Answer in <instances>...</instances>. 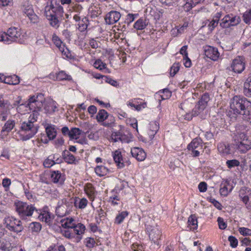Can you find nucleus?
<instances>
[{"label":"nucleus","instance_id":"obj_27","mask_svg":"<svg viewBox=\"0 0 251 251\" xmlns=\"http://www.w3.org/2000/svg\"><path fill=\"white\" fill-rule=\"evenodd\" d=\"M90 15L92 18H95L100 16L101 13V10L99 5H93L89 8Z\"/></svg>","mask_w":251,"mask_h":251},{"label":"nucleus","instance_id":"obj_49","mask_svg":"<svg viewBox=\"0 0 251 251\" xmlns=\"http://www.w3.org/2000/svg\"><path fill=\"white\" fill-rule=\"evenodd\" d=\"M87 200L83 198L80 200L78 203L75 202V206L78 207L80 209H83L87 206Z\"/></svg>","mask_w":251,"mask_h":251},{"label":"nucleus","instance_id":"obj_18","mask_svg":"<svg viewBox=\"0 0 251 251\" xmlns=\"http://www.w3.org/2000/svg\"><path fill=\"white\" fill-rule=\"evenodd\" d=\"M113 157L117 166L120 168H123L125 166V163H127L128 165L129 164L128 162L124 161L121 152L119 150H116L113 152Z\"/></svg>","mask_w":251,"mask_h":251},{"label":"nucleus","instance_id":"obj_14","mask_svg":"<svg viewBox=\"0 0 251 251\" xmlns=\"http://www.w3.org/2000/svg\"><path fill=\"white\" fill-rule=\"evenodd\" d=\"M121 17V15L120 12L116 11H111L106 15L104 19L107 24L113 25L117 23Z\"/></svg>","mask_w":251,"mask_h":251},{"label":"nucleus","instance_id":"obj_58","mask_svg":"<svg viewBox=\"0 0 251 251\" xmlns=\"http://www.w3.org/2000/svg\"><path fill=\"white\" fill-rule=\"evenodd\" d=\"M44 166L46 168H50L54 164H55V161L53 160L52 158H47L44 162Z\"/></svg>","mask_w":251,"mask_h":251},{"label":"nucleus","instance_id":"obj_54","mask_svg":"<svg viewBox=\"0 0 251 251\" xmlns=\"http://www.w3.org/2000/svg\"><path fill=\"white\" fill-rule=\"evenodd\" d=\"M36 100L38 104V108H40L44 100V95L42 94H38L36 96Z\"/></svg>","mask_w":251,"mask_h":251},{"label":"nucleus","instance_id":"obj_4","mask_svg":"<svg viewBox=\"0 0 251 251\" xmlns=\"http://www.w3.org/2000/svg\"><path fill=\"white\" fill-rule=\"evenodd\" d=\"M15 210L22 219L31 216L34 213H39L38 210L31 204H28L21 201L15 202Z\"/></svg>","mask_w":251,"mask_h":251},{"label":"nucleus","instance_id":"obj_62","mask_svg":"<svg viewBox=\"0 0 251 251\" xmlns=\"http://www.w3.org/2000/svg\"><path fill=\"white\" fill-rule=\"evenodd\" d=\"M23 11L27 17H29L34 12L32 7L31 6H28L24 8Z\"/></svg>","mask_w":251,"mask_h":251},{"label":"nucleus","instance_id":"obj_25","mask_svg":"<svg viewBox=\"0 0 251 251\" xmlns=\"http://www.w3.org/2000/svg\"><path fill=\"white\" fill-rule=\"evenodd\" d=\"M218 150L219 152L224 155H227L231 153L229 145L224 143H221L218 145Z\"/></svg>","mask_w":251,"mask_h":251},{"label":"nucleus","instance_id":"obj_17","mask_svg":"<svg viewBox=\"0 0 251 251\" xmlns=\"http://www.w3.org/2000/svg\"><path fill=\"white\" fill-rule=\"evenodd\" d=\"M131 154L133 157H135L138 161H144L146 158V153L144 151L140 148L134 147L131 149Z\"/></svg>","mask_w":251,"mask_h":251},{"label":"nucleus","instance_id":"obj_8","mask_svg":"<svg viewBox=\"0 0 251 251\" xmlns=\"http://www.w3.org/2000/svg\"><path fill=\"white\" fill-rule=\"evenodd\" d=\"M240 22L239 17L233 15H226L222 20L220 25L223 28H228L230 26L236 25Z\"/></svg>","mask_w":251,"mask_h":251},{"label":"nucleus","instance_id":"obj_35","mask_svg":"<svg viewBox=\"0 0 251 251\" xmlns=\"http://www.w3.org/2000/svg\"><path fill=\"white\" fill-rule=\"evenodd\" d=\"M108 117V113L104 109L100 110L97 115L98 122H103Z\"/></svg>","mask_w":251,"mask_h":251},{"label":"nucleus","instance_id":"obj_38","mask_svg":"<svg viewBox=\"0 0 251 251\" xmlns=\"http://www.w3.org/2000/svg\"><path fill=\"white\" fill-rule=\"evenodd\" d=\"M85 191L87 195L91 198L94 199L95 193V190L94 188L92 186L91 184H88L85 187Z\"/></svg>","mask_w":251,"mask_h":251},{"label":"nucleus","instance_id":"obj_36","mask_svg":"<svg viewBox=\"0 0 251 251\" xmlns=\"http://www.w3.org/2000/svg\"><path fill=\"white\" fill-rule=\"evenodd\" d=\"M128 214V213L127 211L121 212L116 216L115 219V223L118 225L121 224Z\"/></svg>","mask_w":251,"mask_h":251},{"label":"nucleus","instance_id":"obj_16","mask_svg":"<svg viewBox=\"0 0 251 251\" xmlns=\"http://www.w3.org/2000/svg\"><path fill=\"white\" fill-rule=\"evenodd\" d=\"M239 196L242 201L247 204L251 199V190L246 187H242L239 191Z\"/></svg>","mask_w":251,"mask_h":251},{"label":"nucleus","instance_id":"obj_34","mask_svg":"<svg viewBox=\"0 0 251 251\" xmlns=\"http://www.w3.org/2000/svg\"><path fill=\"white\" fill-rule=\"evenodd\" d=\"M95 171L97 175L102 176L106 175L108 172V169L104 166H98L95 169Z\"/></svg>","mask_w":251,"mask_h":251},{"label":"nucleus","instance_id":"obj_52","mask_svg":"<svg viewBox=\"0 0 251 251\" xmlns=\"http://www.w3.org/2000/svg\"><path fill=\"white\" fill-rule=\"evenodd\" d=\"M36 96L33 95L31 96L29 99H28V102L26 104V106H28L30 108H31V106L33 107V103H35V104L38 107V104L36 100Z\"/></svg>","mask_w":251,"mask_h":251},{"label":"nucleus","instance_id":"obj_29","mask_svg":"<svg viewBox=\"0 0 251 251\" xmlns=\"http://www.w3.org/2000/svg\"><path fill=\"white\" fill-rule=\"evenodd\" d=\"M51 178L54 183H58L62 184L64 182V178L58 171H54L52 173Z\"/></svg>","mask_w":251,"mask_h":251},{"label":"nucleus","instance_id":"obj_5","mask_svg":"<svg viewBox=\"0 0 251 251\" xmlns=\"http://www.w3.org/2000/svg\"><path fill=\"white\" fill-rule=\"evenodd\" d=\"M209 100V96L207 93L203 94L193 108L192 116L194 117L199 116L201 119H204L206 115V112L204 110Z\"/></svg>","mask_w":251,"mask_h":251},{"label":"nucleus","instance_id":"obj_55","mask_svg":"<svg viewBox=\"0 0 251 251\" xmlns=\"http://www.w3.org/2000/svg\"><path fill=\"white\" fill-rule=\"evenodd\" d=\"M136 15L133 14H128L126 15L125 19V23L129 25L132 23L135 18Z\"/></svg>","mask_w":251,"mask_h":251},{"label":"nucleus","instance_id":"obj_41","mask_svg":"<svg viewBox=\"0 0 251 251\" xmlns=\"http://www.w3.org/2000/svg\"><path fill=\"white\" fill-rule=\"evenodd\" d=\"M29 228L31 230L32 232H35L36 233L39 232L42 226L38 222H32L29 225Z\"/></svg>","mask_w":251,"mask_h":251},{"label":"nucleus","instance_id":"obj_7","mask_svg":"<svg viewBox=\"0 0 251 251\" xmlns=\"http://www.w3.org/2000/svg\"><path fill=\"white\" fill-rule=\"evenodd\" d=\"M188 152L193 157H198L203 152L202 140L200 138L194 139L187 146Z\"/></svg>","mask_w":251,"mask_h":251},{"label":"nucleus","instance_id":"obj_26","mask_svg":"<svg viewBox=\"0 0 251 251\" xmlns=\"http://www.w3.org/2000/svg\"><path fill=\"white\" fill-rule=\"evenodd\" d=\"M3 82L11 85H17L20 82V78L16 75L8 76H3Z\"/></svg>","mask_w":251,"mask_h":251},{"label":"nucleus","instance_id":"obj_51","mask_svg":"<svg viewBox=\"0 0 251 251\" xmlns=\"http://www.w3.org/2000/svg\"><path fill=\"white\" fill-rule=\"evenodd\" d=\"M63 54L65 55L68 58H72V54L68 49L65 47L64 45H63V47L59 50Z\"/></svg>","mask_w":251,"mask_h":251},{"label":"nucleus","instance_id":"obj_32","mask_svg":"<svg viewBox=\"0 0 251 251\" xmlns=\"http://www.w3.org/2000/svg\"><path fill=\"white\" fill-rule=\"evenodd\" d=\"M72 228L73 229L74 235L75 234L80 235L84 233L85 227L83 224L79 223L77 225H75V226H73Z\"/></svg>","mask_w":251,"mask_h":251},{"label":"nucleus","instance_id":"obj_33","mask_svg":"<svg viewBox=\"0 0 251 251\" xmlns=\"http://www.w3.org/2000/svg\"><path fill=\"white\" fill-rule=\"evenodd\" d=\"M15 125V121L14 120H8L4 124L2 128V132H10L14 127Z\"/></svg>","mask_w":251,"mask_h":251},{"label":"nucleus","instance_id":"obj_57","mask_svg":"<svg viewBox=\"0 0 251 251\" xmlns=\"http://www.w3.org/2000/svg\"><path fill=\"white\" fill-rule=\"evenodd\" d=\"M239 231L241 234L244 236L251 235V229L248 228L244 227H240L239 228Z\"/></svg>","mask_w":251,"mask_h":251},{"label":"nucleus","instance_id":"obj_15","mask_svg":"<svg viewBox=\"0 0 251 251\" xmlns=\"http://www.w3.org/2000/svg\"><path fill=\"white\" fill-rule=\"evenodd\" d=\"M205 55L213 61H216L219 58L220 53L218 49L211 46H206L204 49Z\"/></svg>","mask_w":251,"mask_h":251},{"label":"nucleus","instance_id":"obj_21","mask_svg":"<svg viewBox=\"0 0 251 251\" xmlns=\"http://www.w3.org/2000/svg\"><path fill=\"white\" fill-rule=\"evenodd\" d=\"M45 129L49 140H53L56 137L57 132L55 126L48 124L46 125Z\"/></svg>","mask_w":251,"mask_h":251},{"label":"nucleus","instance_id":"obj_47","mask_svg":"<svg viewBox=\"0 0 251 251\" xmlns=\"http://www.w3.org/2000/svg\"><path fill=\"white\" fill-rule=\"evenodd\" d=\"M94 67L98 69L101 70L106 68V64L104 63L101 60L98 59L95 61L94 64Z\"/></svg>","mask_w":251,"mask_h":251},{"label":"nucleus","instance_id":"obj_3","mask_svg":"<svg viewBox=\"0 0 251 251\" xmlns=\"http://www.w3.org/2000/svg\"><path fill=\"white\" fill-rule=\"evenodd\" d=\"M234 148L241 153H245L251 149V142L244 132L236 130L233 136Z\"/></svg>","mask_w":251,"mask_h":251},{"label":"nucleus","instance_id":"obj_11","mask_svg":"<svg viewBox=\"0 0 251 251\" xmlns=\"http://www.w3.org/2000/svg\"><path fill=\"white\" fill-rule=\"evenodd\" d=\"M147 229L149 232L150 239L154 244L158 245V240L160 239L162 235L161 229L158 226L148 227Z\"/></svg>","mask_w":251,"mask_h":251},{"label":"nucleus","instance_id":"obj_63","mask_svg":"<svg viewBox=\"0 0 251 251\" xmlns=\"http://www.w3.org/2000/svg\"><path fill=\"white\" fill-rule=\"evenodd\" d=\"M62 234L68 239H71L75 237L74 233L69 230H64L62 231Z\"/></svg>","mask_w":251,"mask_h":251},{"label":"nucleus","instance_id":"obj_19","mask_svg":"<svg viewBox=\"0 0 251 251\" xmlns=\"http://www.w3.org/2000/svg\"><path fill=\"white\" fill-rule=\"evenodd\" d=\"M233 186L230 185L229 181H223L221 184V188L220 189V194L224 197H226L229 193L231 192Z\"/></svg>","mask_w":251,"mask_h":251},{"label":"nucleus","instance_id":"obj_6","mask_svg":"<svg viewBox=\"0 0 251 251\" xmlns=\"http://www.w3.org/2000/svg\"><path fill=\"white\" fill-rule=\"evenodd\" d=\"M3 224L5 227L9 231L17 234L22 232L24 229L22 222L12 216H6L3 219Z\"/></svg>","mask_w":251,"mask_h":251},{"label":"nucleus","instance_id":"obj_1","mask_svg":"<svg viewBox=\"0 0 251 251\" xmlns=\"http://www.w3.org/2000/svg\"><path fill=\"white\" fill-rule=\"evenodd\" d=\"M230 112L242 115L243 119L251 123V102L241 96H235L230 102Z\"/></svg>","mask_w":251,"mask_h":251},{"label":"nucleus","instance_id":"obj_46","mask_svg":"<svg viewBox=\"0 0 251 251\" xmlns=\"http://www.w3.org/2000/svg\"><path fill=\"white\" fill-rule=\"evenodd\" d=\"M180 66L179 63H174L173 65L170 69V75L172 76H174L179 71Z\"/></svg>","mask_w":251,"mask_h":251},{"label":"nucleus","instance_id":"obj_44","mask_svg":"<svg viewBox=\"0 0 251 251\" xmlns=\"http://www.w3.org/2000/svg\"><path fill=\"white\" fill-rule=\"evenodd\" d=\"M226 164L229 169H231L239 166L240 162L236 159L228 160L226 162Z\"/></svg>","mask_w":251,"mask_h":251},{"label":"nucleus","instance_id":"obj_12","mask_svg":"<svg viewBox=\"0 0 251 251\" xmlns=\"http://www.w3.org/2000/svg\"><path fill=\"white\" fill-rule=\"evenodd\" d=\"M51 11V13L53 15L58 16L60 17L63 16V8L59 4V2L56 1L53 3L52 0L50 1V6H46L45 8V11Z\"/></svg>","mask_w":251,"mask_h":251},{"label":"nucleus","instance_id":"obj_48","mask_svg":"<svg viewBox=\"0 0 251 251\" xmlns=\"http://www.w3.org/2000/svg\"><path fill=\"white\" fill-rule=\"evenodd\" d=\"M243 20L246 24L251 23V9L244 13L243 16Z\"/></svg>","mask_w":251,"mask_h":251},{"label":"nucleus","instance_id":"obj_61","mask_svg":"<svg viewBox=\"0 0 251 251\" xmlns=\"http://www.w3.org/2000/svg\"><path fill=\"white\" fill-rule=\"evenodd\" d=\"M219 227L221 229H225L226 226V224L224 222V219L221 217H218L217 219Z\"/></svg>","mask_w":251,"mask_h":251},{"label":"nucleus","instance_id":"obj_10","mask_svg":"<svg viewBox=\"0 0 251 251\" xmlns=\"http://www.w3.org/2000/svg\"><path fill=\"white\" fill-rule=\"evenodd\" d=\"M7 37V44H9L12 42H19V38H20L21 32L20 29L16 27L9 28L7 33H6Z\"/></svg>","mask_w":251,"mask_h":251},{"label":"nucleus","instance_id":"obj_50","mask_svg":"<svg viewBox=\"0 0 251 251\" xmlns=\"http://www.w3.org/2000/svg\"><path fill=\"white\" fill-rule=\"evenodd\" d=\"M122 132L120 131L113 132L111 138L114 142L120 141Z\"/></svg>","mask_w":251,"mask_h":251},{"label":"nucleus","instance_id":"obj_31","mask_svg":"<svg viewBox=\"0 0 251 251\" xmlns=\"http://www.w3.org/2000/svg\"><path fill=\"white\" fill-rule=\"evenodd\" d=\"M188 224L190 229L194 230L197 229L198 221L195 215H191L188 218Z\"/></svg>","mask_w":251,"mask_h":251},{"label":"nucleus","instance_id":"obj_42","mask_svg":"<svg viewBox=\"0 0 251 251\" xmlns=\"http://www.w3.org/2000/svg\"><path fill=\"white\" fill-rule=\"evenodd\" d=\"M66 210L64 205L57 206L55 210L56 214L60 217L64 216L66 214Z\"/></svg>","mask_w":251,"mask_h":251},{"label":"nucleus","instance_id":"obj_59","mask_svg":"<svg viewBox=\"0 0 251 251\" xmlns=\"http://www.w3.org/2000/svg\"><path fill=\"white\" fill-rule=\"evenodd\" d=\"M120 141L122 143H128L131 141V137L122 132Z\"/></svg>","mask_w":251,"mask_h":251},{"label":"nucleus","instance_id":"obj_40","mask_svg":"<svg viewBox=\"0 0 251 251\" xmlns=\"http://www.w3.org/2000/svg\"><path fill=\"white\" fill-rule=\"evenodd\" d=\"M82 131L78 128L74 127L71 129V133L70 134V139H77V136L81 134Z\"/></svg>","mask_w":251,"mask_h":251},{"label":"nucleus","instance_id":"obj_20","mask_svg":"<svg viewBox=\"0 0 251 251\" xmlns=\"http://www.w3.org/2000/svg\"><path fill=\"white\" fill-rule=\"evenodd\" d=\"M45 15L46 18L50 22V25L53 27H58L59 20L58 18L60 17L58 16L53 15L51 13V11H49L46 10L45 11Z\"/></svg>","mask_w":251,"mask_h":251},{"label":"nucleus","instance_id":"obj_30","mask_svg":"<svg viewBox=\"0 0 251 251\" xmlns=\"http://www.w3.org/2000/svg\"><path fill=\"white\" fill-rule=\"evenodd\" d=\"M159 124L156 121L151 122L150 124V132L149 134L150 136L153 137L159 130Z\"/></svg>","mask_w":251,"mask_h":251},{"label":"nucleus","instance_id":"obj_45","mask_svg":"<svg viewBox=\"0 0 251 251\" xmlns=\"http://www.w3.org/2000/svg\"><path fill=\"white\" fill-rule=\"evenodd\" d=\"M163 93V95H161L162 100H166L171 96V92L168 89H164L159 91V93Z\"/></svg>","mask_w":251,"mask_h":251},{"label":"nucleus","instance_id":"obj_23","mask_svg":"<svg viewBox=\"0 0 251 251\" xmlns=\"http://www.w3.org/2000/svg\"><path fill=\"white\" fill-rule=\"evenodd\" d=\"M244 94L247 97H251V75L246 79L244 84Z\"/></svg>","mask_w":251,"mask_h":251},{"label":"nucleus","instance_id":"obj_2","mask_svg":"<svg viewBox=\"0 0 251 251\" xmlns=\"http://www.w3.org/2000/svg\"><path fill=\"white\" fill-rule=\"evenodd\" d=\"M31 115L27 121L23 122L21 125V130H20V134L21 139L23 141H26L32 138L37 132L38 130V126L34 123L36 122V120L33 115L31 118Z\"/></svg>","mask_w":251,"mask_h":251},{"label":"nucleus","instance_id":"obj_24","mask_svg":"<svg viewBox=\"0 0 251 251\" xmlns=\"http://www.w3.org/2000/svg\"><path fill=\"white\" fill-rule=\"evenodd\" d=\"M62 157L68 164H76V159L74 155L68 151L65 150L62 152Z\"/></svg>","mask_w":251,"mask_h":251},{"label":"nucleus","instance_id":"obj_28","mask_svg":"<svg viewBox=\"0 0 251 251\" xmlns=\"http://www.w3.org/2000/svg\"><path fill=\"white\" fill-rule=\"evenodd\" d=\"M57 108L56 103L55 101L51 100L47 102L44 107V109L46 113H53L56 111Z\"/></svg>","mask_w":251,"mask_h":251},{"label":"nucleus","instance_id":"obj_53","mask_svg":"<svg viewBox=\"0 0 251 251\" xmlns=\"http://www.w3.org/2000/svg\"><path fill=\"white\" fill-rule=\"evenodd\" d=\"M42 220L44 221L47 223H50L51 219H53L51 214L49 212L43 214L42 215Z\"/></svg>","mask_w":251,"mask_h":251},{"label":"nucleus","instance_id":"obj_13","mask_svg":"<svg viewBox=\"0 0 251 251\" xmlns=\"http://www.w3.org/2000/svg\"><path fill=\"white\" fill-rule=\"evenodd\" d=\"M10 113L9 104L7 102H4L2 98H0V120L2 121H6Z\"/></svg>","mask_w":251,"mask_h":251},{"label":"nucleus","instance_id":"obj_22","mask_svg":"<svg viewBox=\"0 0 251 251\" xmlns=\"http://www.w3.org/2000/svg\"><path fill=\"white\" fill-rule=\"evenodd\" d=\"M149 24L148 19L140 18L134 24V27L137 30L144 29Z\"/></svg>","mask_w":251,"mask_h":251},{"label":"nucleus","instance_id":"obj_60","mask_svg":"<svg viewBox=\"0 0 251 251\" xmlns=\"http://www.w3.org/2000/svg\"><path fill=\"white\" fill-rule=\"evenodd\" d=\"M88 18L84 17L81 20V23L79 24V26L82 27V29H85L88 26Z\"/></svg>","mask_w":251,"mask_h":251},{"label":"nucleus","instance_id":"obj_43","mask_svg":"<svg viewBox=\"0 0 251 251\" xmlns=\"http://www.w3.org/2000/svg\"><path fill=\"white\" fill-rule=\"evenodd\" d=\"M52 41L59 50L63 47L62 42L55 34L52 35Z\"/></svg>","mask_w":251,"mask_h":251},{"label":"nucleus","instance_id":"obj_56","mask_svg":"<svg viewBox=\"0 0 251 251\" xmlns=\"http://www.w3.org/2000/svg\"><path fill=\"white\" fill-rule=\"evenodd\" d=\"M228 241L230 242V245L232 248H236L237 246L238 241L235 237L229 236L228 237Z\"/></svg>","mask_w":251,"mask_h":251},{"label":"nucleus","instance_id":"obj_9","mask_svg":"<svg viewBox=\"0 0 251 251\" xmlns=\"http://www.w3.org/2000/svg\"><path fill=\"white\" fill-rule=\"evenodd\" d=\"M245 68V64L244 62V59L238 56L233 60L232 62L229 67H227V69L231 70L236 73H241Z\"/></svg>","mask_w":251,"mask_h":251},{"label":"nucleus","instance_id":"obj_39","mask_svg":"<svg viewBox=\"0 0 251 251\" xmlns=\"http://www.w3.org/2000/svg\"><path fill=\"white\" fill-rule=\"evenodd\" d=\"M13 247L11 246V244L7 243L2 240H0V250L2 251H10L12 250Z\"/></svg>","mask_w":251,"mask_h":251},{"label":"nucleus","instance_id":"obj_37","mask_svg":"<svg viewBox=\"0 0 251 251\" xmlns=\"http://www.w3.org/2000/svg\"><path fill=\"white\" fill-rule=\"evenodd\" d=\"M71 79V76L66 74L64 71H60L56 74V79L57 80H70Z\"/></svg>","mask_w":251,"mask_h":251},{"label":"nucleus","instance_id":"obj_64","mask_svg":"<svg viewBox=\"0 0 251 251\" xmlns=\"http://www.w3.org/2000/svg\"><path fill=\"white\" fill-rule=\"evenodd\" d=\"M199 191L201 192H204L207 190V184L205 182H201L198 186Z\"/></svg>","mask_w":251,"mask_h":251}]
</instances>
